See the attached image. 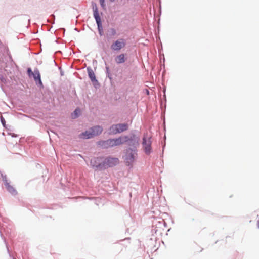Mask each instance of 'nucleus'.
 Instances as JSON below:
<instances>
[{
    "label": "nucleus",
    "instance_id": "obj_1",
    "mask_svg": "<svg viewBox=\"0 0 259 259\" xmlns=\"http://www.w3.org/2000/svg\"><path fill=\"white\" fill-rule=\"evenodd\" d=\"M133 140L127 136H120L117 138L110 139L106 141H100L98 144L103 148H108L114 146H117L129 141Z\"/></svg>",
    "mask_w": 259,
    "mask_h": 259
},
{
    "label": "nucleus",
    "instance_id": "obj_2",
    "mask_svg": "<svg viewBox=\"0 0 259 259\" xmlns=\"http://www.w3.org/2000/svg\"><path fill=\"white\" fill-rule=\"evenodd\" d=\"M103 128L100 126H96L79 135V137L82 139H90L100 134Z\"/></svg>",
    "mask_w": 259,
    "mask_h": 259
},
{
    "label": "nucleus",
    "instance_id": "obj_3",
    "mask_svg": "<svg viewBox=\"0 0 259 259\" xmlns=\"http://www.w3.org/2000/svg\"><path fill=\"white\" fill-rule=\"evenodd\" d=\"M151 136L147 133L144 135L142 145L144 150L146 154H149L152 151Z\"/></svg>",
    "mask_w": 259,
    "mask_h": 259
},
{
    "label": "nucleus",
    "instance_id": "obj_4",
    "mask_svg": "<svg viewBox=\"0 0 259 259\" xmlns=\"http://www.w3.org/2000/svg\"><path fill=\"white\" fill-rule=\"evenodd\" d=\"M127 123H121L112 125L110 129V133L112 134H116L124 132L128 129Z\"/></svg>",
    "mask_w": 259,
    "mask_h": 259
},
{
    "label": "nucleus",
    "instance_id": "obj_5",
    "mask_svg": "<svg viewBox=\"0 0 259 259\" xmlns=\"http://www.w3.org/2000/svg\"><path fill=\"white\" fill-rule=\"evenodd\" d=\"M137 156L136 150L129 148L126 150L125 160L128 165H132Z\"/></svg>",
    "mask_w": 259,
    "mask_h": 259
},
{
    "label": "nucleus",
    "instance_id": "obj_6",
    "mask_svg": "<svg viewBox=\"0 0 259 259\" xmlns=\"http://www.w3.org/2000/svg\"><path fill=\"white\" fill-rule=\"evenodd\" d=\"M125 41L123 38H120L114 41L111 46L113 51H119L125 46Z\"/></svg>",
    "mask_w": 259,
    "mask_h": 259
},
{
    "label": "nucleus",
    "instance_id": "obj_7",
    "mask_svg": "<svg viewBox=\"0 0 259 259\" xmlns=\"http://www.w3.org/2000/svg\"><path fill=\"white\" fill-rule=\"evenodd\" d=\"M119 162L117 158L107 157L103 161V166L105 167H112L116 165Z\"/></svg>",
    "mask_w": 259,
    "mask_h": 259
},
{
    "label": "nucleus",
    "instance_id": "obj_8",
    "mask_svg": "<svg viewBox=\"0 0 259 259\" xmlns=\"http://www.w3.org/2000/svg\"><path fill=\"white\" fill-rule=\"evenodd\" d=\"M31 76H33L36 83H38L40 87H43V84L40 78V74L37 69L34 70L33 74Z\"/></svg>",
    "mask_w": 259,
    "mask_h": 259
},
{
    "label": "nucleus",
    "instance_id": "obj_9",
    "mask_svg": "<svg viewBox=\"0 0 259 259\" xmlns=\"http://www.w3.org/2000/svg\"><path fill=\"white\" fill-rule=\"evenodd\" d=\"M92 9L93 10L94 17L96 20V21L98 23V24H100V17L99 16V14L98 12L97 6L96 4L95 3H92Z\"/></svg>",
    "mask_w": 259,
    "mask_h": 259
},
{
    "label": "nucleus",
    "instance_id": "obj_10",
    "mask_svg": "<svg viewBox=\"0 0 259 259\" xmlns=\"http://www.w3.org/2000/svg\"><path fill=\"white\" fill-rule=\"evenodd\" d=\"M5 187L7 190L13 195L17 194L16 189L10 185V183L8 181H6Z\"/></svg>",
    "mask_w": 259,
    "mask_h": 259
},
{
    "label": "nucleus",
    "instance_id": "obj_11",
    "mask_svg": "<svg viewBox=\"0 0 259 259\" xmlns=\"http://www.w3.org/2000/svg\"><path fill=\"white\" fill-rule=\"evenodd\" d=\"M115 62L117 64L123 63L125 61V55L123 54H121L118 55L115 59Z\"/></svg>",
    "mask_w": 259,
    "mask_h": 259
},
{
    "label": "nucleus",
    "instance_id": "obj_12",
    "mask_svg": "<svg viewBox=\"0 0 259 259\" xmlns=\"http://www.w3.org/2000/svg\"><path fill=\"white\" fill-rule=\"evenodd\" d=\"M88 73L89 76L92 82L97 81L96 79L95 74L93 70L91 68H88Z\"/></svg>",
    "mask_w": 259,
    "mask_h": 259
},
{
    "label": "nucleus",
    "instance_id": "obj_13",
    "mask_svg": "<svg viewBox=\"0 0 259 259\" xmlns=\"http://www.w3.org/2000/svg\"><path fill=\"white\" fill-rule=\"evenodd\" d=\"M80 113V110L79 109H76L73 113L72 114L71 116L72 118H76L78 116Z\"/></svg>",
    "mask_w": 259,
    "mask_h": 259
},
{
    "label": "nucleus",
    "instance_id": "obj_14",
    "mask_svg": "<svg viewBox=\"0 0 259 259\" xmlns=\"http://www.w3.org/2000/svg\"><path fill=\"white\" fill-rule=\"evenodd\" d=\"M96 23H97V24L98 25V30H99V33L101 35H102V23H101V18H100V24H98V23L97 22H96Z\"/></svg>",
    "mask_w": 259,
    "mask_h": 259
},
{
    "label": "nucleus",
    "instance_id": "obj_15",
    "mask_svg": "<svg viewBox=\"0 0 259 259\" xmlns=\"http://www.w3.org/2000/svg\"><path fill=\"white\" fill-rule=\"evenodd\" d=\"M109 32L111 36H114L116 34V31L114 28H111L109 30Z\"/></svg>",
    "mask_w": 259,
    "mask_h": 259
},
{
    "label": "nucleus",
    "instance_id": "obj_16",
    "mask_svg": "<svg viewBox=\"0 0 259 259\" xmlns=\"http://www.w3.org/2000/svg\"><path fill=\"white\" fill-rule=\"evenodd\" d=\"M27 73L29 76H31L33 74V72L32 71L31 68H29L27 70Z\"/></svg>",
    "mask_w": 259,
    "mask_h": 259
},
{
    "label": "nucleus",
    "instance_id": "obj_17",
    "mask_svg": "<svg viewBox=\"0 0 259 259\" xmlns=\"http://www.w3.org/2000/svg\"><path fill=\"white\" fill-rule=\"evenodd\" d=\"M1 120L3 125L5 127L6 125V121L4 118L2 116L1 118Z\"/></svg>",
    "mask_w": 259,
    "mask_h": 259
},
{
    "label": "nucleus",
    "instance_id": "obj_18",
    "mask_svg": "<svg viewBox=\"0 0 259 259\" xmlns=\"http://www.w3.org/2000/svg\"><path fill=\"white\" fill-rule=\"evenodd\" d=\"M100 3L102 7H104L105 6V0H100Z\"/></svg>",
    "mask_w": 259,
    "mask_h": 259
},
{
    "label": "nucleus",
    "instance_id": "obj_19",
    "mask_svg": "<svg viewBox=\"0 0 259 259\" xmlns=\"http://www.w3.org/2000/svg\"><path fill=\"white\" fill-rule=\"evenodd\" d=\"M3 181H4V184H6V181H8L7 179L6 176H5L3 177Z\"/></svg>",
    "mask_w": 259,
    "mask_h": 259
},
{
    "label": "nucleus",
    "instance_id": "obj_20",
    "mask_svg": "<svg viewBox=\"0 0 259 259\" xmlns=\"http://www.w3.org/2000/svg\"><path fill=\"white\" fill-rule=\"evenodd\" d=\"M93 161H94V162H96V161H100V158H96V159H93V160H91V163H93Z\"/></svg>",
    "mask_w": 259,
    "mask_h": 259
},
{
    "label": "nucleus",
    "instance_id": "obj_21",
    "mask_svg": "<svg viewBox=\"0 0 259 259\" xmlns=\"http://www.w3.org/2000/svg\"><path fill=\"white\" fill-rule=\"evenodd\" d=\"M93 166H96L97 167H100L101 166V164H99V165H94L93 164Z\"/></svg>",
    "mask_w": 259,
    "mask_h": 259
},
{
    "label": "nucleus",
    "instance_id": "obj_22",
    "mask_svg": "<svg viewBox=\"0 0 259 259\" xmlns=\"http://www.w3.org/2000/svg\"><path fill=\"white\" fill-rule=\"evenodd\" d=\"M115 0H110L111 2H114Z\"/></svg>",
    "mask_w": 259,
    "mask_h": 259
},
{
    "label": "nucleus",
    "instance_id": "obj_23",
    "mask_svg": "<svg viewBox=\"0 0 259 259\" xmlns=\"http://www.w3.org/2000/svg\"><path fill=\"white\" fill-rule=\"evenodd\" d=\"M136 144L138 145V142H136Z\"/></svg>",
    "mask_w": 259,
    "mask_h": 259
}]
</instances>
